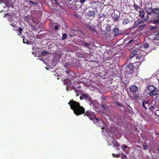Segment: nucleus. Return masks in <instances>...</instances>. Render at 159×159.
<instances>
[{
	"instance_id": "f257e3e1",
	"label": "nucleus",
	"mask_w": 159,
	"mask_h": 159,
	"mask_svg": "<svg viewBox=\"0 0 159 159\" xmlns=\"http://www.w3.org/2000/svg\"><path fill=\"white\" fill-rule=\"evenodd\" d=\"M68 104L70 106L71 109L73 111L74 114L77 116L84 114V116H87L91 120L96 117L93 112L89 111H87L85 112V108L80 105L79 102L72 99L70 101Z\"/></svg>"
},
{
	"instance_id": "f03ea898",
	"label": "nucleus",
	"mask_w": 159,
	"mask_h": 159,
	"mask_svg": "<svg viewBox=\"0 0 159 159\" xmlns=\"http://www.w3.org/2000/svg\"><path fill=\"white\" fill-rule=\"evenodd\" d=\"M147 88L148 90L150 92L149 93V95L152 96L158 94V91H156V88L154 85H149Z\"/></svg>"
},
{
	"instance_id": "7ed1b4c3",
	"label": "nucleus",
	"mask_w": 159,
	"mask_h": 159,
	"mask_svg": "<svg viewBox=\"0 0 159 159\" xmlns=\"http://www.w3.org/2000/svg\"><path fill=\"white\" fill-rule=\"evenodd\" d=\"M149 19V16L148 15H147L145 17V18L142 20H141L140 19H138L136 21H135L134 22V24L133 25V26L134 27H138V25H139L141 24H143L146 21H147Z\"/></svg>"
},
{
	"instance_id": "20e7f679",
	"label": "nucleus",
	"mask_w": 159,
	"mask_h": 159,
	"mask_svg": "<svg viewBox=\"0 0 159 159\" xmlns=\"http://www.w3.org/2000/svg\"><path fill=\"white\" fill-rule=\"evenodd\" d=\"M134 67L133 64L129 63L128 64L127 68V71L126 72V74L131 75L134 72Z\"/></svg>"
},
{
	"instance_id": "39448f33",
	"label": "nucleus",
	"mask_w": 159,
	"mask_h": 159,
	"mask_svg": "<svg viewBox=\"0 0 159 159\" xmlns=\"http://www.w3.org/2000/svg\"><path fill=\"white\" fill-rule=\"evenodd\" d=\"M93 122L94 123L97 124L98 126L100 127L101 129H103L104 128L103 126H102L101 125L102 124H103V122L101 118H97V117H95V120H93Z\"/></svg>"
},
{
	"instance_id": "423d86ee",
	"label": "nucleus",
	"mask_w": 159,
	"mask_h": 159,
	"mask_svg": "<svg viewBox=\"0 0 159 159\" xmlns=\"http://www.w3.org/2000/svg\"><path fill=\"white\" fill-rule=\"evenodd\" d=\"M150 104L149 102L147 100H143L142 102V106L145 110L147 109V107H148Z\"/></svg>"
},
{
	"instance_id": "0eeeda50",
	"label": "nucleus",
	"mask_w": 159,
	"mask_h": 159,
	"mask_svg": "<svg viewBox=\"0 0 159 159\" xmlns=\"http://www.w3.org/2000/svg\"><path fill=\"white\" fill-rule=\"evenodd\" d=\"M52 2L55 7L59 6L61 8L62 7L63 3L62 2H60L57 0H52Z\"/></svg>"
},
{
	"instance_id": "6e6552de",
	"label": "nucleus",
	"mask_w": 159,
	"mask_h": 159,
	"mask_svg": "<svg viewBox=\"0 0 159 159\" xmlns=\"http://www.w3.org/2000/svg\"><path fill=\"white\" fill-rule=\"evenodd\" d=\"M146 12L148 15H151L153 13V8L152 7H146L144 8Z\"/></svg>"
},
{
	"instance_id": "1a4fd4ad",
	"label": "nucleus",
	"mask_w": 159,
	"mask_h": 159,
	"mask_svg": "<svg viewBox=\"0 0 159 159\" xmlns=\"http://www.w3.org/2000/svg\"><path fill=\"white\" fill-rule=\"evenodd\" d=\"M129 89L131 92L135 93L137 91L138 87L135 84H134L129 87Z\"/></svg>"
},
{
	"instance_id": "9d476101",
	"label": "nucleus",
	"mask_w": 159,
	"mask_h": 159,
	"mask_svg": "<svg viewBox=\"0 0 159 159\" xmlns=\"http://www.w3.org/2000/svg\"><path fill=\"white\" fill-rule=\"evenodd\" d=\"M87 26L92 31L96 33H98V31L95 30V26L94 25H91L89 24H86Z\"/></svg>"
},
{
	"instance_id": "9b49d317",
	"label": "nucleus",
	"mask_w": 159,
	"mask_h": 159,
	"mask_svg": "<svg viewBox=\"0 0 159 159\" xmlns=\"http://www.w3.org/2000/svg\"><path fill=\"white\" fill-rule=\"evenodd\" d=\"M86 100L88 103H89L90 105H91V104L93 105V101L92 100V98L88 94L86 97Z\"/></svg>"
},
{
	"instance_id": "f8f14e48",
	"label": "nucleus",
	"mask_w": 159,
	"mask_h": 159,
	"mask_svg": "<svg viewBox=\"0 0 159 159\" xmlns=\"http://www.w3.org/2000/svg\"><path fill=\"white\" fill-rule=\"evenodd\" d=\"M129 16L126 17L122 20V24L124 25H125L130 22V20L129 19Z\"/></svg>"
},
{
	"instance_id": "ddd939ff",
	"label": "nucleus",
	"mask_w": 159,
	"mask_h": 159,
	"mask_svg": "<svg viewBox=\"0 0 159 159\" xmlns=\"http://www.w3.org/2000/svg\"><path fill=\"white\" fill-rule=\"evenodd\" d=\"M120 13L119 12H117V13H114L112 16L113 19L115 21H116L118 20L119 17Z\"/></svg>"
},
{
	"instance_id": "4468645a",
	"label": "nucleus",
	"mask_w": 159,
	"mask_h": 159,
	"mask_svg": "<svg viewBox=\"0 0 159 159\" xmlns=\"http://www.w3.org/2000/svg\"><path fill=\"white\" fill-rule=\"evenodd\" d=\"M75 89V87L73 86L71 83H70V84H69L66 86V90L67 91Z\"/></svg>"
},
{
	"instance_id": "2eb2a0df",
	"label": "nucleus",
	"mask_w": 159,
	"mask_h": 159,
	"mask_svg": "<svg viewBox=\"0 0 159 159\" xmlns=\"http://www.w3.org/2000/svg\"><path fill=\"white\" fill-rule=\"evenodd\" d=\"M113 31L115 33V34L114 35V37H115L117 35L120 34L119 30L118 28H114L113 29Z\"/></svg>"
},
{
	"instance_id": "dca6fc26",
	"label": "nucleus",
	"mask_w": 159,
	"mask_h": 159,
	"mask_svg": "<svg viewBox=\"0 0 159 159\" xmlns=\"http://www.w3.org/2000/svg\"><path fill=\"white\" fill-rule=\"evenodd\" d=\"M9 20L12 22H16V21L17 20V18H16L15 15L10 16L9 18Z\"/></svg>"
},
{
	"instance_id": "f3484780",
	"label": "nucleus",
	"mask_w": 159,
	"mask_h": 159,
	"mask_svg": "<svg viewBox=\"0 0 159 159\" xmlns=\"http://www.w3.org/2000/svg\"><path fill=\"white\" fill-rule=\"evenodd\" d=\"M95 14V12L93 10L89 11L86 13V15L89 17L93 16Z\"/></svg>"
},
{
	"instance_id": "a211bd4d",
	"label": "nucleus",
	"mask_w": 159,
	"mask_h": 159,
	"mask_svg": "<svg viewBox=\"0 0 159 159\" xmlns=\"http://www.w3.org/2000/svg\"><path fill=\"white\" fill-rule=\"evenodd\" d=\"M31 16V15L30 14H28L26 16L24 17V20L27 22H29L30 20Z\"/></svg>"
},
{
	"instance_id": "6ab92c4d",
	"label": "nucleus",
	"mask_w": 159,
	"mask_h": 159,
	"mask_svg": "<svg viewBox=\"0 0 159 159\" xmlns=\"http://www.w3.org/2000/svg\"><path fill=\"white\" fill-rule=\"evenodd\" d=\"M139 12V16L141 18L143 19L144 17V15L145 14L144 11L142 10H140Z\"/></svg>"
},
{
	"instance_id": "aec40b11",
	"label": "nucleus",
	"mask_w": 159,
	"mask_h": 159,
	"mask_svg": "<svg viewBox=\"0 0 159 159\" xmlns=\"http://www.w3.org/2000/svg\"><path fill=\"white\" fill-rule=\"evenodd\" d=\"M153 13L157 16L159 15V8H154Z\"/></svg>"
},
{
	"instance_id": "412c9836",
	"label": "nucleus",
	"mask_w": 159,
	"mask_h": 159,
	"mask_svg": "<svg viewBox=\"0 0 159 159\" xmlns=\"http://www.w3.org/2000/svg\"><path fill=\"white\" fill-rule=\"evenodd\" d=\"M63 81L64 84L66 86L71 83L70 80L69 79H64Z\"/></svg>"
},
{
	"instance_id": "4be33fe9",
	"label": "nucleus",
	"mask_w": 159,
	"mask_h": 159,
	"mask_svg": "<svg viewBox=\"0 0 159 159\" xmlns=\"http://www.w3.org/2000/svg\"><path fill=\"white\" fill-rule=\"evenodd\" d=\"M112 144H111V143L110 144L109 142H108V145H110V144H111V145H113V147L115 146H116L117 145H118V144H119L117 141L115 140H113L112 141Z\"/></svg>"
},
{
	"instance_id": "5701e85b",
	"label": "nucleus",
	"mask_w": 159,
	"mask_h": 159,
	"mask_svg": "<svg viewBox=\"0 0 159 159\" xmlns=\"http://www.w3.org/2000/svg\"><path fill=\"white\" fill-rule=\"evenodd\" d=\"M142 54L140 53L139 51H138V53L137 54L135 55L136 58L137 59H140L142 57Z\"/></svg>"
},
{
	"instance_id": "b1692460",
	"label": "nucleus",
	"mask_w": 159,
	"mask_h": 159,
	"mask_svg": "<svg viewBox=\"0 0 159 159\" xmlns=\"http://www.w3.org/2000/svg\"><path fill=\"white\" fill-rule=\"evenodd\" d=\"M111 25L110 24L107 25L105 28V30L107 32H110L111 30Z\"/></svg>"
},
{
	"instance_id": "393cba45",
	"label": "nucleus",
	"mask_w": 159,
	"mask_h": 159,
	"mask_svg": "<svg viewBox=\"0 0 159 159\" xmlns=\"http://www.w3.org/2000/svg\"><path fill=\"white\" fill-rule=\"evenodd\" d=\"M134 7V8L137 11H138V12L141 10L140 8L138 5L135 4L134 3V5H133Z\"/></svg>"
},
{
	"instance_id": "a878e982",
	"label": "nucleus",
	"mask_w": 159,
	"mask_h": 159,
	"mask_svg": "<svg viewBox=\"0 0 159 159\" xmlns=\"http://www.w3.org/2000/svg\"><path fill=\"white\" fill-rule=\"evenodd\" d=\"M88 94L87 93H84L82 94V96L80 97V99H86Z\"/></svg>"
},
{
	"instance_id": "bb28decb",
	"label": "nucleus",
	"mask_w": 159,
	"mask_h": 159,
	"mask_svg": "<svg viewBox=\"0 0 159 159\" xmlns=\"http://www.w3.org/2000/svg\"><path fill=\"white\" fill-rule=\"evenodd\" d=\"M82 43L83 44L84 46H83V45H82L83 46H85L87 47L88 49H90V44L89 43H87L85 42H82Z\"/></svg>"
},
{
	"instance_id": "cd10ccee",
	"label": "nucleus",
	"mask_w": 159,
	"mask_h": 159,
	"mask_svg": "<svg viewBox=\"0 0 159 159\" xmlns=\"http://www.w3.org/2000/svg\"><path fill=\"white\" fill-rule=\"evenodd\" d=\"M157 18H158L153 21V23L155 24H159V15L157 16Z\"/></svg>"
},
{
	"instance_id": "c85d7f7f",
	"label": "nucleus",
	"mask_w": 159,
	"mask_h": 159,
	"mask_svg": "<svg viewBox=\"0 0 159 159\" xmlns=\"http://www.w3.org/2000/svg\"><path fill=\"white\" fill-rule=\"evenodd\" d=\"M13 30H18L20 34H18L19 35H21L22 34V31L23 30V29L21 27H19V29L18 30V28L13 29Z\"/></svg>"
},
{
	"instance_id": "c756f323",
	"label": "nucleus",
	"mask_w": 159,
	"mask_h": 159,
	"mask_svg": "<svg viewBox=\"0 0 159 159\" xmlns=\"http://www.w3.org/2000/svg\"><path fill=\"white\" fill-rule=\"evenodd\" d=\"M23 42L24 43H26L28 44H30L31 43V41L28 40L26 39H25V38H24L23 39Z\"/></svg>"
},
{
	"instance_id": "7c9ffc66",
	"label": "nucleus",
	"mask_w": 159,
	"mask_h": 159,
	"mask_svg": "<svg viewBox=\"0 0 159 159\" xmlns=\"http://www.w3.org/2000/svg\"><path fill=\"white\" fill-rule=\"evenodd\" d=\"M139 95L137 93H134L132 97H131L132 98L135 99H138L139 98Z\"/></svg>"
},
{
	"instance_id": "2f4dec72",
	"label": "nucleus",
	"mask_w": 159,
	"mask_h": 159,
	"mask_svg": "<svg viewBox=\"0 0 159 159\" xmlns=\"http://www.w3.org/2000/svg\"><path fill=\"white\" fill-rule=\"evenodd\" d=\"M146 26V25L145 24H144V25H140L139 26V30H143L144 28Z\"/></svg>"
},
{
	"instance_id": "473e14b6",
	"label": "nucleus",
	"mask_w": 159,
	"mask_h": 159,
	"mask_svg": "<svg viewBox=\"0 0 159 159\" xmlns=\"http://www.w3.org/2000/svg\"><path fill=\"white\" fill-rule=\"evenodd\" d=\"M144 48H148L149 47V44L147 43H145L143 45Z\"/></svg>"
},
{
	"instance_id": "72a5a7b5",
	"label": "nucleus",
	"mask_w": 159,
	"mask_h": 159,
	"mask_svg": "<svg viewBox=\"0 0 159 159\" xmlns=\"http://www.w3.org/2000/svg\"><path fill=\"white\" fill-rule=\"evenodd\" d=\"M41 54L42 55L46 56L47 55V54H49V52L48 51H46L45 50H43Z\"/></svg>"
},
{
	"instance_id": "f704fd0d",
	"label": "nucleus",
	"mask_w": 159,
	"mask_h": 159,
	"mask_svg": "<svg viewBox=\"0 0 159 159\" xmlns=\"http://www.w3.org/2000/svg\"><path fill=\"white\" fill-rule=\"evenodd\" d=\"M116 104L117 105H118L119 107H124V106L123 104L121 103H120V102H116Z\"/></svg>"
},
{
	"instance_id": "c9c22d12",
	"label": "nucleus",
	"mask_w": 159,
	"mask_h": 159,
	"mask_svg": "<svg viewBox=\"0 0 159 159\" xmlns=\"http://www.w3.org/2000/svg\"><path fill=\"white\" fill-rule=\"evenodd\" d=\"M67 35L66 34H63L62 36V37L61 38V39L62 40H64L67 38Z\"/></svg>"
},
{
	"instance_id": "e433bc0d",
	"label": "nucleus",
	"mask_w": 159,
	"mask_h": 159,
	"mask_svg": "<svg viewBox=\"0 0 159 159\" xmlns=\"http://www.w3.org/2000/svg\"><path fill=\"white\" fill-rule=\"evenodd\" d=\"M157 29V26H151L150 27V30H155Z\"/></svg>"
},
{
	"instance_id": "4c0bfd02",
	"label": "nucleus",
	"mask_w": 159,
	"mask_h": 159,
	"mask_svg": "<svg viewBox=\"0 0 159 159\" xmlns=\"http://www.w3.org/2000/svg\"><path fill=\"white\" fill-rule=\"evenodd\" d=\"M112 155L114 157H116L117 158H118V157H120V155L119 154H115L114 153H112Z\"/></svg>"
},
{
	"instance_id": "58836bf2",
	"label": "nucleus",
	"mask_w": 159,
	"mask_h": 159,
	"mask_svg": "<svg viewBox=\"0 0 159 159\" xmlns=\"http://www.w3.org/2000/svg\"><path fill=\"white\" fill-rule=\"evenodd\" d=\"M121 147L122 150H124V149L127 148L128 147V146L126 145L125 144H123L122 145Z\"/></svg>"
},
{
	"instance_id": "ea45409f",
	"label": "nucleus",
	"mask_w": 159,
	"mask_h": 159,
	"mask_svg": "<svg viewBox=\"0 0 159 159\" xmlns=\"http://www.w3.org/2000/svg\"><path fill=\"white\" fill-rule=\"evenodd\" d=\"M137 53H138V52L137 51V50H136L135 49L133 51V52H132V54L133 55H135V56L137 54Z\"/></svg>"
},
{
	"instance_id": "a19ab883",
	"label": "nucleus",
	"mask_w": 159,
	"mask_h": 159,
	"mask_svg": "<svg viewBox=\"0 0 159 159\" xmlns=\"http://www.w3.org/2000/svg\"><path fill=\"white\" fill-rule=\"evenodd\" d=\"M155 105H154V106L152 105L151 106V107H149L150 110L153 111H154V108L155 107Z\"/></svg>"
},
{
	"instance_id": "79ce46f5",
	"label": "nucleus",
	"mask_w": 159,
	"mask_h": 159,
	"mask_svg": "<svg viewBox=\"0 0 159 159\" xmlns=\"http://www.w3.org/2000/svg\"><path fill=\"white\" fill-rule=\"evenodd\" d=\"M133 40H130L127 43V45H129V46H131L132 45V43H131L133 41Z\"/></svg>"
},
{
	"instance_id": "37998d69",
	"label": "nucleus",
	"mask_w": 159,
	"mask_h": 159,
	"mask_svg": "<svg viewBox=\"0 0 159 159\" xmlns=\"http://www.w3.org/2000/svg\"><path fill=\"white\" fill-rule=\"evenodd\" d=\"M106 15H104V14H102V15H99V18H103L104 17H105Z\"/></svg>"
},
{
	"instance_id": "c03bdc74",
	"label": "nucleus",
	"mask_w": 159,
	"mask_h": 159,
	"mask_svg": "<svg viewBox=\"0 0 159 159\" xmlns=\"http://www.w3.org/2000/svg\"><path fill=\"white\" fill-rule=\"evenodd\" d=\"M77 2H79L81 3H84L87 0H76Z\"/></svg>"
},
{
	"instance_id": "a18cd8bd",
	"label": "nucleus",
	"mask_w": 159,
	"mask_h": 159,
	"mask_svg": "<svg viewBox=\"0 0 159 159\" xmlns=\"http://www.w3.org/2000/svg\"><path fill=\"white\" fill-rule=\"evenodd\" d=\"M119 146L120 144H119L118 145H117L116 146H115L114 147V148L116 149V150H119Z\"/></svg>"
},
{
	"instance_id": "49530a36",
	"label": "nucleus",
	"mask_w": 159,
	"mask_h": 159,
	"mask_svg": "<svg viewBox=\"0 0 159 159\" xmlns=\"http://www.w3.org/2000/svg\"><path fill=\"white\" fill-rule=\"evenodd\" d=\"M15 23H16V22H13V24H11V25L12 26H13V28H17V27H16V24H15Z\"/></svg>"
},
{
	"instance_id": "de8ad7c7",
	"label": "nucleus",
	"mask_w": 159,
	"mask_h": 159,
	"mask_svg": "<svg viewBox=\"0 0 159 159\" xmlns=\"http://www.w3.org/2000/svg\"><path fill=\"white\" fill-rule=\"evenodd\" d=\"M143 149H144L145 150H146L148 148V146L146 145H143Z\"/></svg>"
},
{
	"instance_id": "09e8293b",
	"label": "nucleus",
	"mask_w": 159,
	"mask_h": 159,
	"mask_svg": "<svg viewBox=\"0 0 159 159\" xmlns=\"http://www.w3.org/2000/svg\"><path fill=\"white\" fill-rule=\"evenodd\" d=\"M104 36L106 37H110V35L109 34L106 33L104 34Z\"/></svg>"
},
{
	"instance_id": "8fccbe9b",
	"label": "nucleus",
	"mask_w": 159,
	"mask_h": 159,
	"mask_svg": "<svg viewBox=\"0 0 159 159\" xmlns=\"http://www.w3.org/2000/svg\"><path fill=\"white\" fill-rule=\"evenodd\" d=\"M53 26L54 27L55 29L56 30H58L59 28V26H58L57 25H53Z\"/></svg>"
},
{
	"instance_id": "3c124183",
	"label": "nucleus",
	"mask_w": 159,
	"mask_h": 159,
	"mask_svg": "<svg viewBox=\"0 0 159 159\" xmlns=\"http://www.w3.org/2000/svg\"><path fill=\"white\" fill-rule=\"evenodd\" d=\"M101 107L102 108H104L105 109H106L107 108L106 106L105 105H104V104H101Z\"/></svg>"
},
{
	"instance_id": "603ef678",
	"label": "nucleus",
	"mask_w": 159,
	"mask_h": 159,
	"mask_svg": "<svg viewBox=\"0 0 159 159\" xmlns=\"http://www.w3.org/2000/svg\"><path fill=\"white\" fill-rule=\"evenodd\" d=\"M29 2H30V3L32 4H34L35 5H36L37 4L36 3H35L33 1H32V0L30 1H29Z\"/></svg>"
},
{
	"instance_id": "864d4df0",
	"label": "nucleus",
	"mask_w": 159,
	"mask_h": 159,
	"mask_svg": "<svg viewBox=\"0 0 159 159\" xmlns=\"http://www.w3.org/2000/svg\"><path fill=\"white\" fill-rule=\"evenodd\" d=\"M118 88V86L116 85H114L112 87V88L114 89L115 90H116Z\"/></svg>"
},
{
	"instance_id": "5fc2aeb1",
	"label": "nucleus",
	"mask_w": 159,
	"mask_h": 159,
	"mask_svg": "<svg viewBox=\"0 0 159 159\" xmlns=\"http://www.w3.org/2000/svg\"><path fill=\"white\" fill-rule=\"evenodd\" d=\"M122 158L123 159H124L125 158H127V157L125 155L123 154L122 155Z\"/></svg>"
},
{
	"instance_id": "6e6d98bb",
	"label": "nucleus",
	"mask_w": 159,
	"mask_h": 159,
	"mask_svg": "<svg viewBox=\"0 0 159 159\" xmlns=\"http://www.w3.org/2000/svg\"><path fill=\"white\" fill-rule=\"evenodd\" d=\"M155 99L157 100H159V96H156L155 97Z\"/></svg>"
},
{
	"instance_id": "4d7b16f0",
	"label": "nucleus",
	"mask_w": 159,
	"mask_h": 159,
	"mask_svg": "<svg viewBox=\"0 0 159 159\" xmlns=\"http://www.w3.org/2000/svg\"><path fill=\"white\" fill-rule=\"evenodd\" d=\"M135 55H133L132 54H132L130 55V58H132L133 57H134V56Z\"/></svg>"
},
{
	"instance_id": "13d9d810",
	"label": "nucleus",
	"mask_w": 159,
	"mask_h": 159,
	"mask_svg": "<svg viewBox=\"0 0 159 159\" xmlns=\"http://www.w3.org/2000/svg\"><path fill=\"white\" fill-rule=\"evenodd\" d=\"M71 71H69V70H66V72L67 73V74H69L70 73V72H71Z\"/></svg>"
},
{
	"instance_id": "bf43d9fd",
	"label": "nucleus",
	"mask_w": 159,
	"mask_h": 159,
	"mask_svg": "<svg viewBox=\"0 0 159 159\" xmlns=\"http://www.w3.org/2000/svg\"><path fill=\"white\" fill-rule=\"evenodd\" d=\"M34 11H36V10H34L33 11H30V13L31 14H32V12H34Z\"/></svg>"
},
{
	"instance_id": "052dcab7",
	"label": "nucleus",
	"mask_w": 159,
	"mask_h": 159,
	"mask_svg": "<svg viewBox=\"0 0 159 159\" xmlns=\"http://www.w3.org/2000/svg\"><path fill=\"white\" fill-rule=\"evenodd\" d=\"M81 86H79L77 87V88H81Z\"/></svg>"
},
{
	"instance_id": "680f3d73",
	"label": "nucleus",
	"mask_w": 159,
	"mask_h": 159,
	"mask_svg": "<svg viewBox=\"0 0 159 159\" xmlns=\"http://www.w3.org/2000/svg\"><path fill=\"white\" fill-rule=\"evenodd\" d=\"M156 134L157 135H159V134L157 133H156Z\"/></svg>"
},
{
	"instance_id": "e2e57ef3",
	"label": "nucleus",
	"mask_w": 159,
	"mask_h": 159,
	"mask_svg": "<svg viewBox=\"0 0 159 159\" xmlns=\"http://www.w3.org/2000/svg\"><path fill=\"white\" fill-rule=\"evenodd\" d=\"M157 151L159 152V148L157 149Z\"/></svg>"
},
{
	"instance_id": "0e129e2a",
	"label": "nucleus",
	"mask_w": 159,
	"mask_h": 159,
	"mask_svg": "<svg viewBox=\"0 0 159 159\" xmlns=\"http://www.w3.org/2000/svg\"><path fill=\"white\" fill-rule=\"evenodd\" d=\"M68 0L69 1H72V0Z\"/></svg>"
},
{
	"instance_id": "69168bd1",
	"label": "nucleus",
	"mask_w": 159,
	"mask_h": 159,
	"mask_svg": "<svg viewBox=\"0 0 159 159\" xmlns=\"http://www.w3.org/2000/svg\"><path fill=\"white\" fill-rule=\"evenodd\" d=\"M0 1H1V3H2V0H0Z\"/></svg>"
},
{
	"instance_id": "338daca9",
	"label": "nucleus",
	"mask_w": 159,
	"mask_h": 159,
	"mask_svg": "<svg viewBox=\"0 0 159 159\" xmlns=\"http://www.w3.org/2000/svg\"><path fill=\"white\" fill-rule=\"evenodd\" d=\"M26 2H28V0H26Z\"/></svg>"
},
{
	"instance_id": "774afa93",
	"label": "nucleus",
	"mask_w": 159,
	"mask_h": 159,
	"mask_svg": "<svg viewBox=\"0 0 159 159\" xmlns=\"http://www.w3.org/2000/svg\"><path fill=\"white\" fill-rule=\"evenodd\" d=\"M31 19H32V20H33V17H32L31 18Z\"/></svg>"
}]
</instances>
